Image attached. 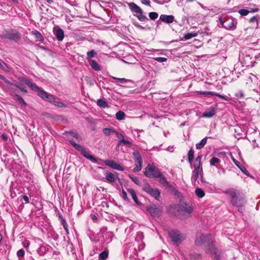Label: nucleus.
Returning a JSON list of instances; mask_svg holds the SVG:
<instances>
[{
    "mask_svg": "<svg viewBox=\"0 0 260 260\" xmlns=\"http://www.w3.org/2000/svg\"><path fill=\"white\" fill-rule=\"evenodd\" d=\"M224 193L228 196L231 205L237 208L238 211L241 213L245 211L244 206L247 200L242 191L234 188H230L226 189Z\"/></svg>",
    "mask_w": 260,
    "mask_h": 260,
    "instance_id": "1",
    "label": "nucleus"
},
{
    "mask_svg": "<svg viewBox=\"0 0 260 260\" xmlns=\"http://www.w3.org/2000/svg\"><path fill=\"white\" fill-rule=\"evenodd\" d=\"M63 135L67 137L72 145L77 150L80 151L81 154L84 157L90 160L92 162L95 163L97 162V158L91 155L89 150L86 149L83 146L76 143L73 140L72 138H75L78 141L81 139V137L78 133L73 131H68L64 132Z\"/></svg>",
    "mask_w": 260,
    "mask_h": 260,
    "instance_id": "2",
    "label": "nucleus"
},
{
    "mask_svg": "<svg viewBox=\"0 0 260 260\" xmlns=\"http://www.w3.org/2000/svg\"><path fill=\"white\" fill-rule=\"evenodd\" d=\"M19 80L28 85L32 90L37 92V95L43 100L52 103L55 100L54 95L45 91L42 88L39 87L35 83L32 82L28 78L21 77Z\"/></svg>",
    "mask_w": 260,
    "mask_h": 260,
    "instance_id": "3",
    "label": "nucleus"
},
{
    "mask_svg": "<svg viewBox=\"0 0 260 260\" xmlns=\"http://www.w3.org/2000/svg\"><path fill=\"white\" fill-rule=\"evenodd\" d=\"M19 80L28 85L32 90L37 92V95L43 100L52 103L55 100L54 95L45 91L42 88L39 87L35 83L32 82L28 78L21 77Z\"/></svg>",
    "mask_w": 260,
    "mask_h": 260,
    "instance_id": "4",
    "label": "nucleus"
},
{
    "mask_svg": "<svg viewBox=\"0 0 260 260\" xmlns=\"http://www.w3.org/2000/svg\"><path fill=\"white\" fill-rule=\"evenodd\" d=\"M252 51L248 50V51H242L239 55V60L243 67H252L255 62V56H253Z\"/></svg>",
    "mask_w": 260,
    "mask_h": 260,
    "instance_id": "5",
    "label": "nucleus"
},
{
    "mask_svg": "<svg viewBox=\"0 0 260 260\" xmlns=\"http://www.w3.org/2000/svg\"><path fill=\"white\" fill-rule=\"evenodd\" d=\"M215 242V240L211 234L204 235L203 234L197 236L195 243L197 246H200L203 244L205 245L208 243Z\"/></svg>",
    "mask_w": 260,
    "mask_h": 260,
    "instance_id": "6",
    "label": "nucleus"
},
{
    "mask_svg": "<svg viewBox=\"0 0 260 260\" xmlns=\"http://www.w3.org/2000/svg\"><path fill=\"white\" fill-rule=\"evenodd\" d=\"M161 172L156 167L148 164L145 168L144 175L148 178H156L160 177Z\"/></svg>",
    "mask_w": 260,
    "mask_h": 260,
    "instance_id": "7",
    "label": "nucleus"
},
{
    "mask_svg": "<svg viewBox=\"0 0 260 260\" xmlns=\"http://www.w3.org/2000/svg\"><path fill=\"white\" fill-rule=\"evenodd\" d=\"M193 210L192 205L186 202L179 204L177 208V211L180 214L182 213V216L184 215L187 217L192 212Z\"/></svg>",
    "mask_w": 260,
    "mask_h": 260,
    "instance_id": "8",
    "label": "nucleus"
},
{
    "mask_svg": "<svg viewBox=\"0 0 260 260\" xmlns=\"http://www.w3.org/2000/svg\"><path fill=\"white\" fill-rule=\"evenodd\" d=\"M143 190L155 200H159L160 192L158 188H151L149 184H147L143 186Z\"/></svg>",
    "mask_w": 260,
    "mask_h": 260,
    "instance_id": "9",
    "label": "nucleus"
},
{
    "mask_svg": "<svg viewBox=\"0 0 260 260\" xmlns=\"http://www.w3.org/2000/svg\"><path fill=\"white\" fill-rule=\"evenodd\" d=\"M169 236L171 240L177 245L180 244L183 239L180 232L177 230L169 231Z\"/></svg>",
    "mask_w": 260,
    "mask_h": 260,
    "instance_id": "10",
    "label": "nucleus"
},
{
    "mask_svg": "<svg viewBox=\"0 0 260 260\" xmlns=\"http://www.w3.org/2000/svg\"><path fill=\"white\" fill-rule=\"evenodd\" d=\"M135 161V167L133 169L134 172H138L141 170L142 166V158L138 151L133 153Z\"/></svg>",
    "mask_w": 260,
    "mask_h": 260,
    "instance_id": "11",
    "label": "nucleus"
},
{
    "mask_svg": "<svg viewBox=\"0 0 260 260\" xmlns=\"http://www.w3.org/2000/svg\"><path fill=\"white\" fill-rule=\"evenodd\" d=\"M146 210L153 217H159L161 214V210L155 205H149L146 206Z\"/></svg>",
    "mask_w": 260,
    "mask_h": 260,
    "instance_id": "12",
    "label": "nucleus"
},
{
    "mask_svg": "<svg viewBox=\"0 0 260 260\" xmlns=\"http://www.w3.org/2000/svg\"><path fill=\"white\" fill-rule=\"evenodd\" d=\"M0 37L4 40L16 42L19 40L20 36L19 34H0Z\"/></svg>",
    "mask_w": 260,
    "mask_h": 260,
    "instance_id": "13",
    "label": "nucleus"
},
{
    "mask_svg": "<svg viewBox=\"0 0 260 260\" xmlns=\"http://www.w3.org/2000/svg\"><path fill=\"white\" fill-rule=\"evenodd\" d=\"M51 250H52V248L50 245L47 244H43L40 245L37 251L40 256H43Z\"/></svg>",
    "mask_w": 260,
    "mask_h": 260,
    "instance_id": "14",
    "label": "nucleus"
},
{
    "mask_svg": "<svg viewBox=\"0 0 260 260\" xmlns=\"http://www.w3.org/2000/svg\"><path fill=\"white\" fill-rule=\"evenodd\" d=\"M2 160L5 162L7 167H14L16 163L14 161L13 157H11L8 155H4L1 157Z\"/></svg>",
    "mask_w": 260,
    "mask_h": 260,
    "instance_id": "15",
    "label": "nucleus"
},
{
    "mask_svg": "<svg viewBox=\"0 0 260 260\" xmlns=\"http://www.w3.org/2000/svg\"><path fill=\"white\" fill-rule=\"evenodd\" d=\"M214 243L215 242H212V243H208L207 245H205V251L207 253L212 255L213 254H215L216 253L220 251L215 247Z\"/></svg>",
    "mask_w": 260,
    "mask_h": 260,
    "instance_id": "16",
    "label": "nucleus"
},
{
    "mask_svg": "<svg viewBox=\"0 0 260 260\" xmlns=\"http://www.w3.org/2000/svg\"><path fill=\"white\" fill-rule=\"evenodd\" d=\"M104 164L111 167L113 169H115L118 171H123V167L117 163L114 162L113 160H104Z\"/></svg>",
    "mask_w": 260,
    "mask_h": 260,
    "instance_id": "17",
    "label": "nucleus"
},
{
    "mask_svg": "<svg viewBox=\"0 0 260 260\" xmlns=\"http://www.w3.org/2000/svg\"><path fill=\"white\" fill-rule=\"evenodd\" d=\"M125 253H126L127 256H128L129 254V259L132 260V258L134 257L135 258H137L138 256V251L137 250V248L136 247H131L129 246L126 251H124Z\"/></svg>",
    "mask_w": 260,
    "mask_h": 260,
    "instance_id": "18",
    "label": "nucleus"
},
{
    "mask_svg": "<svg viewBox=\"0 0 260 260\" xmlns=\"http://www.w3.org/2000/svg\"><path fill=\"white\" fill-rule=\"evenodd\" d=\"M203 173V170H193L192 172V177L191 181L192 183L196 185V183L198 182L197 181L198 179L199 178V175H201V174Z\"/></svg>",
    "mask_w": 260,
    "mask_h": 260,
    "instance_id": "19",
    "label": "nucleus"
},
{
    "mask_svg": "<svg viewBox=\"0 0 260 260\" xmlns=\"http://www.w3.org/2000/svg\"><path fill=\"white\" fill-rule=\"evenodd\" d=\"M159 19L162 21L168 24L172 23L175 20L174 16L165 14H161L160 16Z\"/></svg>",
    "mask_w": 260,
    "mask_h": 260,
    "instance_id": "20",
    "label": "nucleus"
},
{
    "mask_svg": "<svg viewBox=\"0 0 260 260\" xmlns=\"http://www.w3.org/2000/svg\"><path fill=\"white\" fill-rule=\"evenodd\" d=\"M223 26L227 29L232 28L234 27V21L232 18H228L223 22H221Z\"/></svg>",
    "mask_w": 260,
    "mask_h": 260,
    "instance_id": "21",
    "label": "nucleus"
},
{
    "mask_svg": "<svg viewBox=\"0 0 260 260\" xmlns=\"http://www.w3.org/2000/svg\"><path fill=\"white\" fill-rule=\"evenodd\" d=\"M127 5L132 12L136 13V14L141 13L142 9L138 5H137L135 3L131 2L128 3Z\"/></svg>",
    "mask_w": 260,
    "mask_h": 260,
    "instance_id": "22",
    "label": "nucleus"
},
{
    "mask_svg": "<svg viewBox=\"0 0 260 260\" xmlns=\"http://www.w3.org/2000/svg\"><path fill=\"white\" fill-rule=\"evenodd\" d=\"M233 161H234L235 164L240 169V170L245 175H246L247 176H250V174H249V172L247 170L246 168L244 166H243L242 164H241V163L239 161H238L235 159H233Z\"/></svg>",
    "mask_w": 260,
    "mask_h": 260,
    "instance_id": "23",
    "label": "nucleus"
},
{
    "mask_svg": "<svg viewBox=\"0 0 260 260\" xmlns=\"http://www.w3.org/2000/svg\"><path fill=\"white\" fill-rule=\"evenodd\" d=\"M215 114V108L214 107H211L208 110L205 111L203 113V117L206 118H211Z\"/></svg>",
    "mask_w": 260,
    "mask_h": 260,
    "instance_id": "24",
    "label": "nucleus"
},
{
    "mask_svg": "<svg viewBox=\"0 0 260 260\" xmlns=\"http://www.w3.org/2000/svg\"><path fill=\"white\" fill-rule=\"evenodd\" d=\"M105 178L109 183H113L115 181V178L113 174L108 171L105 173Z\"/></svg>",
    "mask_w": 260,
    "mask_h": 260,
    "instance_id": "25",
    "label": "nucleus"
},
{
    "mask_svg": "<svg viewBox=\"0 0 260 260\" xmlns=\"http://www.w3.org/2000/svg\"><path fill=\"white\" fill-rule=\"evenodd\" d=\"M127 191L130 194V195L132 196L135 203L137 205H139L140 204L139 201L138 200V199L137 197L136 192L134 190V189H133V188H128L127 189Z\"/></svg>",
    "mask_w": 260,
    "mask_h": 260,
    "instance_id": "26",
    "label": "nucleus"
},
{
    "mask_svg": "<svg viewBox=\"0 0 260 260\" xmlns=\"http://www.w3.org/2000/svg\"><path fill=\"white\" fill-rule=\"evenodd\" d=\"M13 99L18 102L23 106H26L27 105L26 102L24 101L23 99L18 94H14L13 95Z\"/></svg>",
    "mask_w": 260,
    "mask_h": 260,
    "instance_id": "27",
    "label": "nucleus"
},
{
    "mask_svg": "<svg viewBox=\"0 0 260 260\" xmlns=\"http://www.w3.org/2000/svg\"><path fill=\"white\" fill-rule=\"evenodd\" d=\"M208 137H206L203 138L199 143H197L196 145L197 149H201L203 148L207 143Z\"/></svg>",
    "mask_w": 260,
    "mask_h": 260,
    "instance_id": "28",
    "label": "nucleus"
},
{
    "mask_svg": "<svg viewBox=\"0 0 260 260\" xmlns=\"http://www.w3.org/2000/svg\"><path fill=\"white\" fill-rule=\"evenodd\" d=\"M89 63L94 71H98L100 70V66L95 60L91 59L89 60Z\"/></svg>",
    "mask_w": 260,
    "mask_h": 260,
    "instance_id": "29",
    "label": "nucleus"
},
{
    "mask_svg": "<svg viewBox=\"0 0 260 260\" xmlns=\"http://www.w3.org/2000/svg\"><path fill=\"white\" fill-rule=\"evenodd\" d=\"M194 150L191 148L189 151L188 152L187 155H188V161L190 163V165L191 166L192 161L194 158Z\"/></svg>",
    "mask_w": 260,
    "mask_h": 260,
    "instance_id": "30",
    "label": "nucleus"
},
{
    "mask_svg": "<svg viewBox=\"0 0 260 260\" xmlns=\"http://www.w3.org/2000/svg\"><path fill=\"white\" fill-rule=\"evenodd\" d=\"M109 251L108 250H105L102 252L99 256V260H106L108 256Z\"/></svg>",
    "mask_w": 260,
    "mask_h": 260,
    "instance_id": "31",
    "label": "nucleus"
},
{
    "mask_svg": "<svg viewBox=\"0 0 260 260\" xmlns=\"http://www.w3.org/2000/svg\"><path fill=\"white\" fill-rule=\"evenodd\" d=\"M157 178H159V182L163 184L166 185L167 186H169V183L167 180L166 177L162 174L161 173H160V177H158Z\"/></svg>",
    "mask_w": 260,
    "mask_h": 260,
    "instance_id": "32",
    "label": "nucleus"
},
{
    "mask_svg": "<svg viewBox=\"0 0 260 260\" xmlns=\"http://www.w3.org/2000/svg\"><path fill=\"white\" fill-rule=\"evenodd\" d=\"M97 105L103 108H106L108 107V105L107 102L102 99H99L96 103Z\"/></svg>",
    "mask_w": 260,
    "mask_h": 260,
    "instance_id": "33",
    "label": "nucleus"
},
{
    "mask_svg": "<svg viewBox=\"0 0 260 260\" xmlns=\"http://www.w3.org/2000/svg\"><path fill=\"white\" fill-rule=\"evenodd\" d=\"M214 92L212 91H198L197 92L198 94L200 95H204L207 97H211L214 95Z\"/></svg>",
    "mask_w": 260,
    "mask_h": 260,
    "instance_id": "34",
    "label": "nucleus"
},
{
    "mask_svg": "<svg viewBox=\"0 0 260 260\" xmlns=\"http://www.w3.org/2000/svg\"><path fill=\"white\" fill-rule=\"evenodd\" d=\"M195 193L196 196L200 198H202L205 196V192L204 190L200 188H197L196 189Z\"/></svg>",
    "mask_w": 260,
    "mask_h": 260,
    "instance_id": "35",
    "label": "nucleus"
},
{
    "mask_svg": "<svg viewBox=\"0 0 260 260\" xmlns=\"http://www.w3.org/2000/svg\"><path fill=\"white\" fill-rule=\"evenodd\" d=\"M0 68L5 72L9 71V68L7 64L1 59H0Z\"/></svg>",
    "mask_w": 260,
    "mask_h": 260,
    "instance_id": "36",
    "label": "nucleus"
},
{
    "mask_svg": "<svg viewBox=\"0 0 260 260\" xmlns=\"http://www.w3.org/2000/svg\"><path fill=\"white\" fill-rule=\"evenodd\" d=\"M125 113L122 111H118L116 114V118L118 120H121L124 119Z\"/></svg>",
    "mask_w": 260,
    "mask_h": 260,
    "instance_id": "37",
    "label": "nucleus"
},
{
    "mask_svg": "<svg viewBox=\"0 0 260 260\" xmlns=\"http://www.w3.org/2000/svg\"><path fill=\"white\" fill-rule=\"evenodd\" d=\"M128 177L129 178H131V179L137 185H139V186H141V181H140L138 177H136V176H134L132 175H128Z\"/></svg>",
    "mask_w": 260,
    "mask_h": 260,
    "instance_id": "38",
    "label": "nucleus"
},
{
    "mask_svg": "<svg viewBox=\"0 0 260 260\" xmlns=\"http://www.w3.org/2000/svg\"><path fill=\"white\" fill-rule=\"evenodd\" d=\"M198 34H186L183 38L181 39V40H187L193 37H196Z\"/></svg>",
    "mask_w": 260,
    "mask_h": 260,
    "instance_id": "39",
    "label": "nucleus"
},
{
    "mask_svg": "<svg viewBox=\"0 0 260 260\" xmlns=\"http://www.w3.org/2000/svg\"><path fill=\"white\" fill-rule=\"evenodd\" d=\"M235 98L236 99H241L244 97V92L242 90H239L236 91L235 93Z\"/></svg>",
    "mask_w": 260,
    "mask_h": 260,
    "instance_id": "40",
    "label": "nucleus"
},
{
    "mask_svg": "<svg viewBox=\"0 0 260 260\" xmlns=\"http://www.w3.org/2000/svg\"><path fill=\"white\" fill-rule=\"evenodd\" d=\"M220 161V160L216 157H213L210 160V164L211 166H215L216 164L219 163Z\"/></svg>",
    "mask_w": 260,
    "mask_h": 260,
    "instance_id": "41",
    "label": "nucleus"
},
{
    "mask_svg": "<svg viewBox=\"0 0 260 260\" xmlns=\"http://www.w3.org/2000/svg\"><path fill=\"white\" fill-rule=\"evenodd\" d=\"M103 133L106 136H109L110 134H111L112 133H114L115 131L112 128H105L103 129Z\"/></svg>",
    "mask_w": 260,
    "mask_h": 260,
    "instance_id": "42",
    "label": "nucleus"
},
{
    "mask_svg": "<svg viewBox=\"0 0 260 260\" xmlns=\"http://www.w3.org/2000/svg\"><path fill=\"white\" fill-rule=\"evenodd\" d=\"M113 78L116 80V83L118 85H119L118 83H125L128 81V80L125 78H119L114 77H113Z\"/></svg>",
    "mask_w": 260,
    "mask_h": 260,
    "instance_id": "43",
    "label": "nucleus"
},
{
    "mask_svg": "<svg viewBox=\"0 0 260 260\" xmlns=\"http://www.w3.org/2000/svg\"><path fill=\"white\" fill-rule=\"evenodd\" d=\"M8 82L10 83V84H7V87L9 89L13 91H15V89L14 88V87H16V85H17V84H13V83H12L11 81H10L9 80H8Z\"/></svg>",
    "mask_w": 260,
    "mask_h": 260,
    "instance_id": "44",
    "label": "nucleus"
},
{
    "mask_svg": "<svg viewBox=\"0 0 260 260\" xmlns=\"http://www.w3.org/2000/svg\"><path fill=\"white\" fill-rule=\"evenodd\" d=\"M158 14L154 12H150L149 14V17L151 20H155L158 17Z\"/></svg>",
    "mask_w": 260,
    "mask_h": 260,
    "instance_id": "45",
    "label": "nucleus"
},
{
    "mask_svg": "<svg viewBox=\"0 0 260 260\" xmlns=\"http://www.w3.org/2000/svg\"><path fill=\"white\" fill-rule=\"evenodd\" d=\"M121 144H123L124 145H130L131 142L129 141L126 140L124 139H122L118 142V143L117 145V147H118V146H119Z\"/></svg>",
    "mask_w": 260,
    "mask_h": 260,
    "instance_id": "46",
    "label": "nucleus"
},
{
    "mask_svg": "<svg viewBox=\"0 0 260 260\" xmlns=\"http://www.w3.org/2000/svg\"><path fill=\"white\" fill-rule=\"evenodd\" d=\"M37 39V41H42L44 40V37L42 34H32Z\"/></svg>",
    "mask_w": 260,
    "mask_h": 260,
    "instance_id": "47",
    "label": "nucleus"
},
{
    "mask_svg": "<svg viewBox=\"0 0 260 260\" xmlns=\"http://www.w3.org/2000/svg\"><path fill=\"white\" fill-rule=\"evenodd\" d=\"M137 17H138V19L140 21H144L145 19H146V16H145L143 14V10H141V13H137Z\"/></svg>",
    "mask_w": 260,
    "mask_h": 260,
    "instance_id": "48",
    "label": "nucleus"
},
{
    "mask_svg": "<svg viewBox=\"0 0 260 260\" xmlns=\"http://www.w3.org/2000/svg\"><path fill=\"white\" fill-rule=\"evenodd\" d=\"M54 102V105L58 107H66L67 105L61 102L55 101Z\"/></svg>",
    "mask_w": 260,
    "mask_h": 260,
    "instance_id": "49",
    "label": "nucleus"
},
{
    "mask_svg": "<svg viewBox=\"0 0 260 260\" xmlns=\"http://www.w3.org/2000/svg\"><path fill=\"white\" fill-rule=\"evenodd\" d=\"M238 12L242 16H246L249 14V11L247 9H241Z\"/></svg>",
    "mask_w": 260,
    "mask_h": 260,
    "instance_id": "50",
    "label": "nucleus"
},
{
    "mask_svg": "<svg viewBox=\"0 0 260 260\" xmlns=\"http://www.w3.org/2000/svg\"><path fill=\"white\" fill-rule=\"evenodd\" d=\"M201 162H197L196 161H194V162L193 164V168H194L193 170H203L202 168L201 167Z\"/></svg>",
    "mask_w": 260,
    "mask_h": 260,
    "instance_id": "51",
    "label": "nucleus"
},
{
    "mask_svg": "<svg viewBox=\"0 0 260 260\" xmlns=\"http://www.w3.org/2000/svg\"><path fill=\"white\" fill-rule=\"evenodd\" d=\"M214 95L217 96L219 97V98H221L226 101H229V100H230L229 98L225 95L220 94L217 92H214Z\"/></svg>",
    "mask_w": 260,
    "mask_h": 260,
    "instance_id": "52",
    "label": "nucleus"
},
{
    "mask_svg": "<svg viewBox=\"0 0 260 260\" xmlns=\"http://www.w3.org/2000/svg\"><path fill=\"white\" fill-rule=\"evenodd\" d=\"M96 54V52L94 50H92L87 52V55L88 57L90 58L94 57Z\"/></svg>",
    "mask_w": 260,
    "mask_h": 260,
    "instance_id": "53",
    "label": "nucleus"
},
{
    "mask_svg": "<svg viewBox=\"0 0 260 260\" xmlns=\"http://www.w3.org/2000/svg\"><path fill=\"white\" fill-rule=\"evenodd\" d=\"M221 251H220L216 253L215 254H213L212 256H214V260H220L221 258Z\"/></svg>",
    "mask_w": 260,
    "mask_h": 260,
    "instance_id": "54",
    "label": "nucleus"
},
{
    "mask_svg": "<svg viewBox=\"0 0 260 260\" xmlns=\"http://www.w3.org/2000/svg\"><path fill=\"white\" fill-rule=\"evenodd\" d=\"M25 251L23 249H19L17 252V255L19 257H22L24 255Z\"/></svg>",
    "mask_w": 260,
    "mask_h": 260,
    "instance_id": "55",
    "label": "nucleus"
},
{
    "mask_svg": "<svg viewBox=\"0 0 260 260\" xmlns=\"http://www.w3.org/2000/svg\"><path fill=\"white\" fill-rule=\"evenodd\" d=\"M155 60L159 62H163L167 60V58L165 57H157L153 58Z\"/></svg>",
    "mask_w": 260,
    "mask_h": 260,
    "instance_id": "56",
    "label": "nucleus"
},
{
    "mask_svg": "<svg viewBox=\"0 0 260 260\" xmlns=\"http://www.w3.org/2000/svg\"><path fill=\"white\" fill-rule=\"evenodd\" d=\"M1 138L3 140V141L5 142H7L8 139V135L5 134L3 133L0 136Z\"/></svg>",
    "mask_w": 260,
    "mask_h": 260,
    "instance_id": "57",
    "label": "nucleus"
},
{
    "mask_svg": "<svg viewBox=\"0 0 260 260\" xmlns=\"http://www.w3.org/2000/svg\"><path fill=\"white\" fill-rule=\"evenodd\" d=\"M53 32H63V30L58 26H55L53 27Z\"/></svg>",
    "mask_w": 260,
    "mask_h": 260,
    "instance_id": "58",
    "label": "nucleus"
},
{
    "mask_svg": "<svg viewBox=\"0 0 260 260\" xmlns=\"http://www.w3.org/2000/svg\"><path fill=\"white\" fill-rule=\"evenodd\" d=\"M56 35L57 40L59 41H61L64 37V34H55Z\"/></svg>",
    "mask_w": 260,
    "mask_h": 260,
    "instance_id": "59",
    "label": "nucleus"
},
{
    "mask_svg": "<svg viewBox=\"0 0 260 260\" xmlns=\"http://www.w3.org/2000/svg\"><path fill=\"white\" fill-rule=\"evenodd\" d=\"M114 133L116 135L117 138L119 139H123L124 137L121 133H119L118 132L115 131Z\"/></svg>",
    "mask_w": 260,
    "mask_h": 260,
    "instance_id": "60",
    "label": "nucleus"
},
{
    "mask_svg": "<svg viewBox=\"0 0 260 260\" xmlns=\"http://www.w3.org/2000/svg\"><path fill=\"white\" fill-rule=\"evenodd\" d=\"M140 1L143 4L148 6L149 7L151 6L150 2L149 0H140Z\"/></svg>",
    "mask_w": 260,
    "mask_h": 260,
    "instance_id": "61",
    "label": "nucleus"
},
{
    "mask_svg": "<svg viewBox=\"0 0 260 260\" xmlns=\"http://www.w3.org/2000/svg\"><path fill=\"white\" fill-rule=\"evenodd\" d=\"M29 242L28 240H25L23 242V246L25 248H27L29 246Z\"/></svg>",
    "mask_w": 260,
    "mask_h": 260,
    "instance_id": "62",
    "label": "nucleus"
},
{
    "mask_svg": "<svg viewBox=\"0 0 260 260\" xmlns=\"http://www.w3.org/2000/svg\"><path fill=\"white\" fill-rule=\"evenodd\" d=\"M16 87L18 88L21 91H22L23 92H25V93L27 92V90L25 87H23L20 86L19 85H16Z\"/></svg>",
    "mask_w": 260,
    "mask_h": 260,
    "instance_id": "63",
    "label": "nucleus"
},
{
    "mask_svg": "<svg viewBox=\"0 0 260 260\" xmlns=\"http://www.w3.org/2000/svg\"><path fill=\"white\" fill-rule=\"evenodd\" d=\"M122 198H123V199L124 200L126 201V200H128L127 193H126V191H125L124 190H122Z\"/></svg>",
    "mask_w": 260,
    "mask_h": 260,
    "instance_id": "64",
    "label": "nucleus"
}]
</instances>
